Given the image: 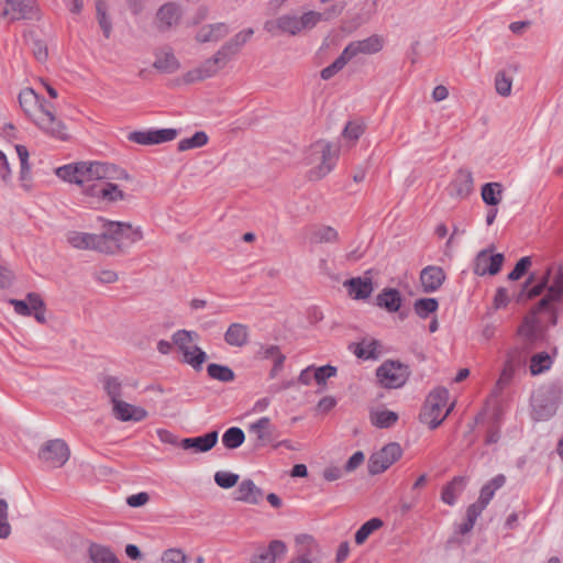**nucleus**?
I'll return each instance as SVG.
<instances>
[{
  "instance_id": "1",
  "label": "nucleus",
  "mask_w": 563,
  "mask_h": 563,
  "mask_svg": "<svg viewBox=\"0 0 563 563\" xmlns=\"http://www.w3.org/2000/svg\"><path fill=\"white\" fill-rule=\"evenodd\" d=\"M550 276V269L540 278L537 277L536 273H531L521 285L520 290L514 296L517 303H523L540 296L547 289L544 297L529 311L523 319L522 325L519 328L521 335H528L532 340L542 336V319L537 316L538 312L548 313L551 324H556L558 322V314L553 303L560 301L563 296V268H559L553 283L548 286Z\"/></svg>"
},
{
  "instance_id": "2",
  "label": "nucleus",
  "mask_w": 563,
  "mask_h": 563,
  "mask_svg": "<svg viewBox=\"0 0 563 563\" xmlns=\"http://www.w3.org/2000/svg\"><path fill=\"white\" fill-rule=\"evenodd\" d=\"M98 220L103 222V231L99 234V236L103 238L102 246L109 247V251H102V253L115 254L122 250L125 242L132 244L143 238L141 230L133 229L130 223L110 221L101 217H99Z\"/></svg>"
},
{
  "instance_id": "3",
  "label": "nucleus",
  "mask_w": 563,
  "mask_h": 563,
  "mask_svg": "<svg viewBox=\"0 0 563 563\" xmlns=\"http://www.w3.org/2000/svg\"><path fill=\"white\" fill-rule=\"evenodd\" d=\"M449 391L444 387L433 389L426 399L420 411L419 419L422 423L429 426L430 429L438 428L453 409V404L446 409L443 417L440 418V411L446 406Z\"/></svg>"
},
{
  "instance_id": "4",
  "label": "nucleus",
  "mask_w": 563,
  "mask_h": 563,
  "mask_svg": "<svg viewBox=\"0 0 563 563\" xmlns=\"http://www.w3.org/2000/svg\"><path fill=\"white\" fill-rule=\"evenodd\" d=\"M33 122L45 133L59 140H67L66 125L55 117L54 107L44 98H40Z\"/></svg>"
},
{
  "instance_id": "5",
  "label": "nucleus",
  "mask_w": 563,
  "mask_h": 563,
  "mask_svg": "<svg viewBox=\"0 0 563 563\" xmlns=\"http://www.w3.org/2000/svg\"><path fill=\"white\" fill-rule=\"evenodd\" d=\"M410 375L408 365L399 361H385L377 369L376 376L385 388H399Z\"/></svg>"
},
{
  "instance_id": "6",
  "label": "nucleus",
  "mask_w": 563,
  "mask_h": 563,
  "mask_svg": "<svg viewBox=\"0 0 563 563\" xmlns=\"http://www.w3.org/2000/svg\"><path fill=\"white\" fill-rule=\"evenodd\" d=\"M402 455V449L397 442H390L379 451L373 453L367 463V470L371 475H377L385 472L391 464L398 461Z\"/></svg>"
},
{
  "instance_id": "7",
  "label": "nucleus",
  "mask_w": 563,
  "mask_h": 563,
  "mask_svg": "<svg viewBox=\"0 0 563 563\" xmlns=\"http://www.w3.org/2000/svg\"><path fill=\"white\" fill-rule=\"evenodd\" d=\"M311 155H318L320 164L311 170V177L320 179L328 175L336 164L339 150L333 148L332 144L325 141H318L311 146Z\"/></svg>"
},
{
  "instance_id": "8",
  "label": "nucleus",
  "mask_w": 563,
  "mask_h": 563,
  "mask_svg": "<svg viewBox=\"0 0 563 563\" xmlns=\"http://www.w3.org/2000/svg\"><path fill=\"white\" fill-rule=\"evenodd\" d=\"M69 448L64 440L55 439L45 442L38 452V457L52 467L63 466L69 459Z\"/></svg>"
},
{
  "instance_id": "9",
  "label": "nucleus",
  "mask_w": 563,
  "mask_h": 563,
  "mask_svg": "<svg viewBox=\"0 0 563 563\" xmlns=\"http://www.w3.org/2000/svg\"><path fill=\"white\" fill-rule=\"evenodd\" d=\"M37 14L35 0H5V5L0 13V18L15 22L20 20L37 19Z\"/></svg>"
},
{
  "instance_id": "10",
  "label": "nucleus",
  "mask_w": 563,
  "mask_h": 563,
  "mask_svg": "<svg viewBox=\"0 0 563 563\" xmlns=\"http://www.w3.org/2000/svg\"><path fill=\"white\" fill-rule=\"evenodd\" d=\"M346 7L345 1H338L321 12L308 11L298 16L300 33L313 29L320 21H331L342 14Z\"/></svg>"
},
{
  "instance_id": "11",
  "label": "nucleus",
  "mask_w": 563,
  "mask_h": 563,
  "mask_svg": "<svg viewBox=\"0 0 563 563\" xmlns=\"http://www.w3.org/2000/svg\"><path fill=\"white\" fill-rule=\"evenodd\" d=\"M504 261V254H490V250H482L474 260L473 272L477 276L496 275L500 272Z\"/></svg>"
},
{
  "instance_id": "12",
  "label": "nucleus",
  "mask_w": 563,
  "mask_h": 563,
  "mask_svg": "<svg viewBox=\"0 0 563 563\" xmlns=\"http://www.w3.org/2000/svg\"><path fill=\"white\" fill-rule=\"evenodd\" d=\"M177 135L176 129L133 131L129 133L128 140L141 145H154L173 141Z\"/></svg>"
},
{
  "instance_id": "13",
  "label": "nucleus",
  "mask_w": 563,
  "mask_h": 563,
  "mask_svg": "<svg viewBox=\"0 0 563 563\" xmlns=\"http://www.w3.org/2000/svg\"><path fill=\"white\" fill-rule=\"evenodd\" d=\"M84 192L87 196L96 197L107 202H117L126 198V195L119 186L110 181L88 184L84 187Z\"/></svg>"
},
{
  "instance_id": "14",
  "label": "nucleus",
  "mask_w": 563,
  "mask_h": 563,
  "mask_svg": "<svg viewBox=\"0 0 563 563\" xmlns=\"http://www.w3.org/2000/svg\"><path fill=\"white\" fill-rule=\"evenodd\" d=\"M184 11L180 4L176 2H167L163 4L156 12L155 24L158 31L166 32L178 25L183 18Z\"/></svg>"
},
{
  "instance_id": "15",
  "label": "nucleus",
  "mask_w": 563,
  "mask_h": 563,
  "mask_svg": "<svg viewBox=\"0 0 563 563\" xmlns=\"http://www.w3.org/2000/svg\"><path fill=\"white\" fill-rule=\"evenodd\" d=\"M86 170L90 173V180L130 179V175L125 169L110 163L89 162V167Z\"/></svg>"
},
{
  "instance_id": "16",
  "label": "nucleus",
  "mask_w": 563,
  "mask_h": 563,
  "mask_svg": "<svg viewBox=\"0 0 563 563\" xmlns=\"http://www.w3.org/2000/svg\"><path fill=\"white\" fill-rule=\"evenodd\" d=\"M531 407L533 419L539 421L550 419L558 409V405L552 395L544 390H538L533 394L531 397Z\"/></svg>"
},
{
  "instance_id": "17",
  "label": "nucleus",
  "mask_w": 563,
  "mask_h": 563,
  "mask_svg": "<svg viewBox=\"0 0 563 563\" xmlns=\"http://www.w3.org/2000/svg\"><path fill=\"white\" fill-rule=\"evenodd\" d=\"M228 63L223 55L219 56V51L213 57L207 59L200 67L189 70L185 75V81L188 84L203 80L217 74V71Z\"/></svg>"
},
{
  "instance_id": "18",
  "label": "nucleus",
  "mask_w": 563,
  "mask_h": 563,
  "mask_svg": "<svg viewBox=\"0 0 563 563\" xmlns=\"http://www.w3.org/2000/svg\"><path fill=\"white\" fill-rule=\"evenodd\" d=\"M218 439L219 432L213 430L202 435L184 438L180 440L179 446L185 451H191L194 453H206L216 446Z\"/></svg>"
},
{
  "instance_id": "19",
  "label": "nucleus",
  "mask_w": 563,
  "mask_h": 563,
  "mask_svg": "<svg viewBox=\"0 0 563 563\" xmlns=\"http://www.w3.org/2000/svg\"><path fill=\"white\" fill-rule=\"evenodd\" d=\"M67 242L79 250H95L101 253L109 251V247L102 246L103 238L99 234L70 231L67 233Z\"/></svg>"
},
{
  "instance_id": "20",
  "label": "nucleus",
  "mask_w": 563,
  "mask_h": 563,
  "mask_svg": "<svg viewBox=\"0 0 563 563\" xmlns=\"http://www.w3.org/2000/svg\"><path fill=\"white\" fill-rule=\"evenodd\" d=\"M383 48L382 40L378 35H372L367 38L351 42L344 49V55L351 60L358 54H375Z\"/></svg>"
},
{
  "instance_id": "21",
  "label": "nucleus",
  "mask_w": 563,
  "mask_h": 563,
  "mask_svg": "<svg viewBox=\"0 0 563 563\" xmlns=\"http://www.w3.org/2000/svg\"><path fill=\"white\" fill-rule=\"evenodd\" d=\"M446 276L442 267L429 265L420 272L422 290L426 294L437 291L444 283Z\"/></svg>"
},
{
  "instance_id": "22",
  "label": "nucleus",
  "mask_w": 563,
  "mask_h": 563,
  "mask_svg": "<svg viewBox=\"0 0 563 563\" xmlns=\"http://www.w3.org/2000/svg\"><path fill=\"white\" fill-rule=\"evenodd\" d=\"M233 495L235 500L250 505L260 504L264 497L263 490L250 478L243 479Z\"/></svg>"
},
{
  "instance_id": "23",
  "label": "nucleus",
  "mask_w": 563,
  "mask_h": 563,
  "mask_svg": "<svg viewBox=\"0 0 563 563\" xmlns=\"http://www.w3.org/2000/svg\"><path fill=\"white\" fill-rule=\"evenodd\" d=\"M113 416L120 421H142L147 417V411L139 406L131 405L123 400L114 401L112 405Z\"/></svg>"
},
{
  "instance_id": "24",
  "label": "nucleus",
  "mask_w": 563,
  "mask_h": 563,
  "mask_svg": "<svg viewBox=\"0 0 563 563\" xmlns=\"http://www.w3.org/2000/svg\"><path fill=\"white\" fill-rule=\"evenodd\" d=\"M287 545L282 540H273L267 548H260L254 554L252 563H275L276 560L285 556Z\"/></svg>"
},
{
  "instance_id": "25",
  "label": "nucleus",
  "mask_w": 563,
  "mask_h": 563,
  "mask_svg": "<svg viewBox=\"0 0 563 563\" xmlns=\"http://www.w3.org/2000/svg\"><path fill=\"white\" fill-rule=\"evenodd\" d=\"M349 296L355 300H365L373 292V282L369 277H352L343 283Z\"/></svg>"
},
{
  "instance_id": "26",
  "label": "nucleus",
  "mask_w": 563,
  "mask_h": 563,
  "mask_svg": "<svg viewBox=\"0 0 563 563\" xmlns=\"http://www.w3.org/2000/svg\"><path fill=\"white\" fill-rule=\"evenodd\" d=\"M375 303L387 312H398L402 303V297L400 291L396 288H384L376 296Z\"/></svg>"
},
{
  "instance_id": "27",
  "label": "nucleus",
  "mask_w": 563,
  "mask_h": 563,
  "mask_svg": "<svg viewBox=\"0 0 563 563\" xmlns=\"http://www.w3.org/2000/svg\"><path fill=\"white\" fill-rule=\"evenodd\" d=\"M380 346V342L375 339H363L361 342L351 345L356 357L362 360H378L382 354Z\"/></svg>"
},
{
  "instance_id": "28",
  "label": "nucleus",
  "mask_w": 563,
  "mask_h": 563,
  "mask_svg": "<svg viewBox=\"0 0 563 563\" xmlns=\"http://www.w3.org/2000/svg\"><path fill=\"white\" fill-rule=\"evenodd\" d=\"M253 34L254 30L251 27L239 32L230 41L222 45V47L219 49V56L223 55L227 60H229L231 56L239 53L242 46L252 37Z\"/></svg>"
},
{
  "instance_id": "29",
  "label": "nucleus",
  "mask_w": 563,
  "mask_h": 563,
  "mask_svg": "<svg viewBox=\"0 0 563 563\" xmlns=\"http://www.w3.org/2000/svg\"><path fill=\"white\" fill-rule=\"evenodd\" d=\"M229 34V27L224 23H214L202 26L196 34L200 43L218 42Z\"/></svg>"
},
{
  "instance_id": "30",
  "label": "nucleus",
  "mask_w": 563,
  "mask_h": 563,
  "mask_svg": "<svg viewBox=\"0 0 563 563\" xmlns=\"http://www.w3.org/2000/svg\"><path fill=\"white\" fill-rule=\"evenodd\" d=\"M451 195L467 197L473 191V176L468 170L460 169L451 183Z\"/></svg>"
},
{
  "instance_id": "31",
  "label": "nucleus",
  "mask_w": 563,
  "mask_h": 563,
  "mask_svg": "<svg viewBox=\"0 0 563 563\" xmlns=\"http://www.w3.org/2000/svg\"><path fill=\"white\" fill-rule=\"evenodd\" d=\"M249 329L242 323H231L224 333V341L230 346L242 347L247 343Z\"/></svg>"
},
{
  "instance_id": "32",
  "label": "nucleus",
  "mask_w": 563,
  "mask_h": 563,
  "mask_svg": "<svg viewBox=\"0 0 563 563\" xmlns=\"http://www.w3.org/2000/svg\"><path fill=\"white\" fill-rule=\"evenodd\" d=\"M466 477L455 476L442 488L441 500L450 506L455 505L457 496L463 492V489L466 486Z\"/></svg>"
},
{
  "instance_id": "33",
  "label": "nucleus",
  "mask_w": 563,
  "mask_h": 563,
  "mask_svg": "<svg viewBox=\"0 0 563 563\" xmlns=\"http://www.w3.org/2000/svg\"><path fill=\"white\" fill-rule=\"evenodd\" d=\"M249 431L256 435L257 448L264 445L266 442H269L273 439L271 419L268 417H262L257 421L251 423Z\"/></svg>"
},
{
  "instance_id": "34",
  "label": "nucleus",
  "mask_w": 563,
  "mask_h": 563,
  "mask_svg": "<svg viewBox=\"0 0 563 563\" xmlns=\"http://www.w3.org/2000/svg\"><path fill=\"white\" fill-rule=\"evenodd\" d=\"M296 543L303 548L299 550V556L292 559L288 563H311L309 556L318 550L316 540L309 534H300L296 538Z\"/></svg>"
},
{
  "instance_id": "35",
  "label": "nucleus",
  "mask_w": 563,
  "mask_h": 563,
  "mask_svg": "<svg viewBox=\"0 0 563 563\" xmlns=\"http://www.w3.org/2000/svg\"><path fill=\"white\" fill-rule=\"evenodd\" d=\"M40 98L32 88H25L19 93L20 107L32 121L36 114Z\"/></svg>"
},
{
  "instance_id": "36",
  "label": "nucleus",
  "mask_w": 563,
  "mask_h": 563,
  "mask_svg": "<svg viewBox=\"0 0 563 563\" xmlns=\"http://www.w3.org/2000/svg\"><path fill=\"white\" fill-rule=\"evenodd\" d=\"M506 483V477L503 474L496 475L487 484H485L479 493L478 503L484 507H487L489 501L493 499L495 492L501 488Z\"/></svg>"
},
{
  "instance_id": "37",
  "label": "nucleus",
  "mask_w": 563,
  "mask_h": 563,
  "mask_svg": "<svg viewBox=\"0 0 563 563\" xmlns=\"http://www.w3.org/2000/svg\"><path fill=\"white\" fill-rule=\"evenodd\" d=\"M88 553L93 563H120L115 554L104 545L91 543Z\"/></svg>"
},
{
  "instance_id": "38",
  "label": "nucleus",
  "mask_w": 563,
  "mask_h": 563,
  "mask_svg": "<svg viewBox=\"0 0 563 563\" xmlns=\"http://www.w3.org/2000/svg\"><path fill=\"white\" fill-rule=\"evenodd\" d=\"M339 239L338 231L330 225H317L311 228L312 243H333Z\"/></svg>"
},
{
  "instance_id": "39",
  "label": "nucleus",
  "mask_w": 563,
  "mask_h": 563,
  "mask_svg": "<svg viewBox=\"0 0 563 563\" xmlns=\"http://www.w3.org/2000/svg\"><path fill=\"white\" fill-rule=\"evenodd\" d=\"M481 195L487 206L495 207L501 201L503 186L499 183H486L482 187Z\"/></svg>"
},
{
  "instance_id": "40",
  "label": "nucleus",
  "mask_w": 563,
  "mask_h": 563,
  "mask_svg": "<svg viewBox=\"0 0 563 563\" xmlns=\"http://www.w3.org/2000/svg\"><path fill=\"white\" fill-rule=\"evenodd\" d=\"M245 440L244 431L239 427H231L222 434L224 448L234 450L240 448Z\"/></svg>"
},
{
  "instance_id": "41",
  "label": "nucleus",
  "mask_w": 563,
  "mask_h": 563,
  "mask_svg": "<svg viewBox=\"0 0 563 563\" xmlns=\"http://www.w3.org/2000/svg\"><path fill=\"white\" fill-rule=\"evenodd\" d=\"M153 66L162 73L172 74L179 68V63L172 52H165L156 56Z\"/></svg>"
},
{
  "instance_id": "42",
  "label": "nucleus",
  "mask_w": 563,
  "mask_h": 563,
  "mask_svg": "<svg viewBox=\"0 0 563 563\" xmlns=\"http://www.w3.org/2000/svg\"><path fill=\"white\" fill-rule=\"evenodd\" d=\"M207 373L212 379L222 383L232 382L235 377L234 372L227 365L211 363L207 366Z\"/></svg>"
},
{
  "instance_id": "43",
  "label": "nucleus",
  "mask_w": 563,
  "mask_h": 563,
  "mask_svg": "<svg viewBox=\"0 0 563 563\" xmlns=\"http://www.w3.org/2000/svg\"><path fill=\"white\" fill-rule=\"evenodd\" d=\"M398 420V415L390 410H380L371 413L372 423L380 429L390 428Z\"/></svg>"
},
{
  "instance_id": "44",
  "label": "nucleus",
  "mask_w": 563,
  "mask_h": 563,
  "mask_svg": "<svg viewBox=\"0 0 563 563\" xmlns=\"http://www.w3.org/2000/svg\"><path fill=\"white\" fill-rule=\"evenodd\" d=\"M384 525L383 520L379 518H372L364 522L358 530L355 532V543L363 544L366 539L377 529L382 528Z\"/></svg>"
},
{
  "instance_id": "45",
  "label": "nucleus",
  "mask_w": 563,
  "mask_h": 563,
  "mask_svg": "<svg viewBox=\"0 0 563 563\" xmlns=\"http://www.w3.org/2000/svg\"><path fill=\"white\" fill-rule=\"evenodd\" d=\"M96 13L98 23L102 30L104 37L109 38L112 32V22L110 18L107 15V3L104 0L96 1Z\"/></svg>"
},
{
  "instance_id": "46",
  "label": "nucleus",
  "mask_w": 563,
  "mask_h": 563,
  "mask_svg": "<svg viewBox=\"0 0 563 563\" xmlns=\"http://www.w3.org/2000/svg\"><path fill=\"white\" fill-rule=\"evenodd\" d=\"M439 308V302L435 298H419L413 303V310L421 319L428 318L432 312Z\"/></svg>"
},
{
  "instance_id": "47",
  "label": "nucleus",
  "mask_w": 563,
  "mask_h": 563,
  "mask_svg": "<svg viewBox=\"0 0 563 563\" xmlns=\"http://www.w3.org/2000/svg\"><path fill=\"white\" fill-rule=\"evenodd\" d=\"M552 365V358L547 352L536 353L530 361V373L536 376L548 371Z\"/></svg>"
},
{
  "instance_id": "48",
  "label": "nucleus",
  "mask_w": 563,
  "mask_h": 563,
  "mask_svg": "<svg viewBox=\"0 0 563 563\" xmlns=\"http://www.w3.org/2000/svg\"><path fill=\"white\" fill-rule=\"evenodd\" d=\"M207 142L208 135L203 131H197L192 136L179 141L177 148L178 151L184 152L191 148L201 147L206 145Z\"/></svg>"
},
{
  "instance_id": "49",
  "label": "nucleus",
  "mask_w": 563,
  "mask_h": 563,
  "mask_svg": "<svg viewBox=\"0 0 563 563\" xmlns=\"http://www.w3.org/2000/svg\"><path fill=\"white\" fill-rule=\"evenodd\" d=\"M196 332L188 330H178L176 331L172 339L173 343L177 345V347L181 351L183 355H187L188 351L191 350L192 346H189V343L192 342L194 336H196Z\"/></svg>"
},
{
  "instance_id": "50",
  "label": "nucleus",
  "mask_w": 563,
  "mask_h": 563,
  "mask_svg": "<svg viewBox=\"0 0 563 563\" xmlns=\"http://www.w3.org/2000/svg\"><path fill=\"white\" fill-rule=\"evenodd\" d=\"M26 299L31 302L32 305V314L34 316L35 320L38 322V323H45L46 322V317H45V303L43 301V299L41 298V296L36 292H29L26 295Z\"/></svg>"
},
{
  "instance_id": "51",
  "label": "nucleus",
  "mask_w": 563,
  "mask_h": 563,
  "mask_svg": "<svg viewBox=\"0 0 563 563\" xmlns=\"http://www.w3.org/2000/svg\"><path fill=\"white\" fill-rule=\"evenodd\" d=\"M206 360V352L197 345H194L191 350L188 351V354L184 355V363L189 364L196 371H200L202 368V364Z\"/></svg>"
},
{
  "instance_id": "52",
  "label": "nucleus",
  "mask_w": 563,
  "mask_h": 563,
  "mask_svg": "<svg viewBox=\"0 0 563 563\" xmlns=\"http://www.w3.org/2000/svg\"><path fill=\"white\" fill-rule=\"evenodd\" d=\"M15 150H16V154L19 156L20 164H21V172H20L21 181L23 183V186L25 188H27V185L25 184V181L30 180V169H31L30 164H29L30 154H29L26 146L21 145V144L15 145Z\"/></svg>"
},
{
  "instance_id": "53",
  "label": "nucleus",
  "mask_w": 563,
  "mask_h": 563,
  "mask_svg": "<svg viewBox=\"0 0 563 563\" xmlns=\"http://www.w3.org/2000/svg\"><path fill=\"white\" fill-rule=\"evenodd\" d=\"M349 57L344 55V52L340 54L339 57L335 58V60L330 64L329 66L324 67L320 76L323 80L331 79L334 75H336L340 70L344 68V66L349 63Z\"/></svg>"
},
{
  "instance_id": "54",
  "label": "nucleus",
  "mask_w": 563,
  "mask_h": 563,
  "mask_svg": "<svg viewBox=\"0 0 563 563\" xmlns=\"http://www.w3.org/2000/svg\"><path fill=\"white\" fill-rule=\"evenodd\" d=\"M103 387L107 395L110 397L112 405L114 401H120V397L122 396V384L121 382L113 376H107L103 379Z\"/></svg>"
},
{
  "instance_id": "55",
  "label": "nucleus",
  "mask_w": 563,
  "mask_h": 563,
  "mask_svg": "<svg viewBox=\"0 0 563 563\" xmlns=\"http://www.w3.org/2000/svg\"><path fill=\"white\" fill-rule=\"evenodd\" d=\"M239 474L227 471H218L214 474L216 484L223 489L234 487L239 483Z\"/></svg>"
},
{
  "instance_id": "56",
  "label": "nucleus",
  "mask_w": 563,
  "mask_h": 563,
  "mask_svg": "<svg viewBox=\"0 0 563 563\" xmlns=\"http://www.w3.org/2000/svg\"><path fill=\"white\" fill-rule=\"evenodd\" d=\"M280 33L289 35H297L300 33L298 16L291 14H284L280 16Z\"/></svg>"
},
{
  "instance_id": "57",
  "label": "nucleus",
  "mask_w": 563,
  "mask_h": 563,
  "mask_svg": "<svg viewBox=\"0 0 563 563\" xmlns=\"http://www.w3.org/2000/svg\"><path fill=\"white\" fill-rule=\"evenodd\" d=\"M512 79L504 71H498L495 77L496 92L503 97H508L511 93Z\"/></svg>"
},
{
  "instance_id": "58",
  "label": "nucleus",
  "mask_w": 563,
  "mask_h": 563,
  "mask_svg": "<svg viewBox=\"0 0 563 563\" xmlns=\"http://www.w3.org/2000/svg\"><path fill=\"white\" fill-rule=\"evenodd\" d=\"M532 262L530 256L521 257L515 265L514 269L508 274L507 278L511 282L519 280L523 275L527 274Z\"/></svg>"
},
{
  "instance_id": "59",
  "label": "nucleus",
  "mask_w": 563,
  "mask_h": 563,
  "mask_svg": "<svg viewBox=\"0 0 563 563\" xmlns=\"http://www.w3.org/2000/svg\"><path fill=\"white\" fill-rule=\"evenodd\" d=\"M336 367L332 365H323L320 367H314L313 379L320 386H325L327 379L334 377L336 375Z\"/></svg>"
},
{
  "instance_id": "60",
  "label": "nucleus",
  "mask_w": 563,
  "mask_h": 563,
  "mask_svg": "<svg viewBox=\"0 0 563 563\" xmlns=\"http://www.w3.org/2000/svg\"><path fill=\"white\" fill-rule=\"evenodd\" d=\"M11 534V526L8 521V503L0 498V539H7Z\"/></svg>"
},
{
  "instance_id": "61",
  "label": "nucleus",
  "mask_w": 563,
  "mask_h": 563,
  "mask_svg": "<svg viewBox=\"0 0 563 563\" xmlns=\"http://www.w3.org/2000/svg\"><path fill=\"white\" fill-rule=\"evenodd\" d=\"M187 556L180 549H168L164 551L161 563H186Z\"/></svg>"
},
{
  "instance_id": "62",
  "label": "nucleus",
  "mask_w": 563,
  "mask_h": 563,
  "mask_svg": "<svg viewBox=\"0 0 563 563\" xmlns=\"http://www.w3.org/2000/svg\"><path fill=\"white\" fill-rule=\"evenodd\" d=\"M76 173H74L75 178L73 179V183L77 185H85L86 183L91 181L90 180V173L86 170V168L89 167V162H79L75 164Z\"/></svg>"
},
{
  "instance_id": "63",
  "label": "nucleus",
  "mask_w": 563,
  "mask_h": 563,
  "mask_svg": "<svg viewBox=\"0 0 563 563\" xmlns=\"http://www.w3.org/2000/svg\"><path fill=\"white\" fill-rule=\"evenodd\" d=\"M525 364V356L519 350H512L507 353L506 366H510L512 369H517Z\"/></svg>"
},
{
  "instance_id": "64",
  "label": "nucleus",
  "mask_w": 563,
  "mask_h": 563,
  "mask_svg": "<svg viewBox=\"0 0 563 563\" xmlns=\"http://www.w3.org/2000/svg\"><path fill=\"white\" fill-rule=\"evenodd\" d=\"M376 10V1H367L364 3L361 13L357 15L356 26L366 23Z\"/></svg>"
}]
</instances>
